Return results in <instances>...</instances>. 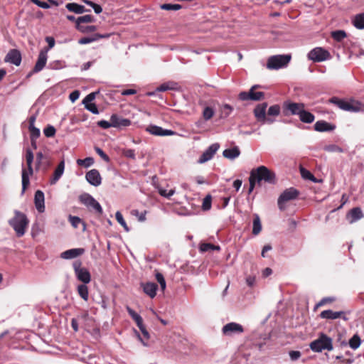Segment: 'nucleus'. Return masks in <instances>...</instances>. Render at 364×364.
Wrapping results in <instances>:
<instances>
[{"label": "nucleus", "instance_id": "f704fd0d", "mask_svg": "<svg viewBox=\"0 0 364 364\" xmlns=\"http://www.w3.org/2000/svg\"><path fill=\"white\" fill-rule=\"evenodd\" d=\"M176 85V82H168L161 84L160 86L156 87V91L157 92H165L170 90H174L175 86Z\"/></svg>", "mask_w": 364, "mask_h": 364}, {"label": "nucleus", "instance_id": "473e14b6", "mask_svg": "<svg viewBox=\"0 0 364 364\" xmlns=\"http://www.w3.org/2000/svg\"><path fill=\"white\" fill-rule=\"evenodd\" d=\"M349 216L351 218L350 222L353 223L362 218L363 214L360 208H354L350 211Z\"/></svg>", "mask_w": 364, "mask_h": 364}, {"label": "nucleus", "instance_id": "dca6fc26", "mask_svg": "<svg viewBox=\"0 0 364 364\" xmlns=\"http://www.w3.org/2000/svg\"><path fill=\"white\" fill-rule=\"evenodd\" d=\"M220 148L218 143L211 144L200 156L198 162L203 164L210 160Z\"/></svg>", "mask_w": 364, "mask_h": 364}, {"label": "nucleus", "instance_id": "2eb2a0df", "mask_svg": "<svg viewBox=\"0 0 364 364\" xmlns=\"http://www.w3.org/2000/svg\"><path fill=\"white\" fill-rule=\"evenodd\" d=\"M47 53H48V49H43L40 51L38 57V60L36 63V65H35L32 72H31L28 75V77H30L32 75V73H38L43 69V68L45 67L46 62H47V58H48Z\"/></svg>", "mask_w": 364, "mask_h": 364}, {"label": "nucleus", "instance_id": "58836bf2", "mask_svg": "<svg viewBox=\"0 0 364 364\" xmlns=\"http://www.w3.org/2000/svg\"><path fill=\"white\" fill-rule=\"evenodd\" d=\"M331 36L335 41L340 42V41H343L347 36V35L344 31L338 30V31H333L331 33Z\"/></svg>", "mask_w": 364, "mask_h": 364}, {"label": "nucleus", "instance_id": "423d86ee", "mask_svg": "<svg viewBox=\"0 0 364 364\" xmlns=\"http://www.w3.org/2000/svg\"><path fill=\"white\" fill-rule=\"evenodd\" d=\"M80 202L85 205L90 211H95L98 215L103 213L101 205L89 193H85L79 196Z\"/></svg>", "mask_w": 364, "mask_h": 364}, {"label": "nucleus", "instance_id": "aec40b11", "mask_svg": "<svg viewBox=\"0 0 364 364\" xmlns=\"http://www.w3.org/2000/svg\"><path fill=\"white\" fill-rule=\"evenodd\" d=\"M320 316L322 318L326 319H336L338 318H342L344 321H348V318L346 316L344 311H333L332 310H325L320 314Z\"/></svg>", "mask_w": 364, "mask_h": 364}, {"label": "nucleus", "instance_id": "0e129e2a", "mask_svg": "<svg viewBox=\"0 0 364 364\" xmlns=\"http://www.w3.org/2000/svg\"><path fill=\"white\" fill-rule=\"evenodd\" d=\"M123 154L124 156H126L127 158H130L132 159H135V151L133 149H124L123 151Z\"/></svg>", "mask_w": 364, "mask_h": 364}, {"label": "nucleus", "instance_id": "a19ab883", "mask_svg": "<svg viewBox=\"0 0 364 364\" xmlns=\"http://www.w3.org/2000/svg\"><path fill=\"white\" fill-rule=\"evenodd\" d=\"M361 341L360 338L358 334H355L350 340H349V346L352 349H357L360 345Z\"/></svg>", "mask_w": 364, "mask_h": 364}, {"label": "nucleus", "instance_id": "603ef678", "mask_svg": "<svg viewBox=\"0 0 364 364\" xmlns=\"http://www.w3.org/2000/svg\"><path fill=\"white\" fill-rule=\"evenodd\" d=\"M334 301H335V299L333 297H324L318 303L316 304V305L315 306V309H316L318 307H321L328 303H332Z\"/></svg>", "mask_w": 364, "mask_h": 364}, {"label": "nucleus", "instance_id": "4be33fe9", "mask_svg": "<svg viewBox=\"0 0 364 364\" xmlns=\"http://www.w3.org/2000/svg\"><path fill=\"white\" fill-rule=\"evenodd\" d=\"M110 120L113 127L122 128L129 127L131 124V121L128 119L119 117L117 114H112Z\"/></svg>", "mask_w": 364, "mask_h": 364}, {"label": "nucleus", "instance_id": "c85d7f7f", "mask_svg": "<svg viewBox=\"0 0 364 364\" xmlns=\"http://www.w3.org/2000/svg\"><path fill=\"white\" fill-rule=\"evenodd\" d=\"M299 117L301 122L307 124L313 122L315 119L314 115L310 112L305 110V108L303 109Z\"/></svg>", "mask_w": 364, "mask_h": 364}, {"label": "nucleus", "instance_id": "4d7b16f0", "mask_svg": "<svg viewBox=\"0 0 364 364\" xmlns=\"http://www.w3.org/2000/svg\"><path fill=\"white\" fill-rule=\"evenodd\" d=\"M110 36H111L110 33H105V34L95 33L92 36H90V37L92 40V42H95L101 38H108L110 37Z\"/></svg>", "mask_w": 364, "mask_h": 364}, {"label": "nucleus", "instance_id": "f03ea898", "mask_svg": "<svg viewBox=\"0 0 364 364\" xmlns=\"http://www.w3.org/2000/svg\"><path fill=\"white\" fill-rule=\"evenodd\" d=\"M28 223L26 215L18 210H14V217L9 220V224L14 228L18 237H22L25 234Z\"/></svg>", "mask_w": 364, "mask_h": 364}, {"label": "nucleus", "instance_id": "cd10ccee", "mask_svg": "<svg viewBox=\"0 0 364 364\" xmlns=\"http://www.w3.org/2000/svg\"><path fill=\"white\" fill-rule=\"evenodd\" d=\"M65 169V161L64 160L61 161L57 168H55L54 173H53V178L50 181L51 184H55L62 176L63 174Z\"/></svg>", "mask_w": 364, "mask_h": 364}, {"label": "nucleus", "instance_id": "0eeeda50", "mask_svg": "<svg viewBox=\"0 0 364 364\" xmlns=\"http://www.w3.org/2000/svg\"><path fill=\"white\" fill-rule=\"evenodd\" d=\"M311 349L314 352H321L323 350L333 349L332 341L327 336L322 334L318 339L310 344Z\"/></svg>", "mask_w": 364, "mask_h": 364}, {"label": "nucleus", "instance_id": "a211bd4d", "mask_svg": "<svg viewBox=\"0 0 364 364\" xmlns=\"http://www.w3.org/2000/svg\"><path fill=\"white\" fill-rule=\"evenodd\" d=\"M21 59L22 58L20 51L17 49H11L6 54L4 60L18 66L21 63Z\"/></svg>", "mask_w": 364, "mask_h": 364}, {"label": "nucleus", "instance_id": "bf43d9fd", "mask_svg": "<svg viewBox=\"0 0 364 364\" xmlns=\"http://www.w3.org/2000/svg\"><path fill=\"white\" fill-rule=\"evenodd\" d=\"M289 355L291 360L296 361L298 359H299V358L301 355V353L299 350H291V351H289Z\"/></svg>", "mask_w": 364, "mask_h": 364}, {"label": "nucleus", "instance_id": "f8f14e48", "mask_svg": "<svg viewBox=\"0 0 364 364\" xmlns=\"http://www.w3.org/2000/svg\"><path fill=\"white\" fill-rule=\"evenodd\" d=\"M308 58L314 62H322L331 58V55L330 53L321 48L316 47L308 53Z\"/></svg>", "mask_w": 364, "mask_h": 364}, {"label": "nucleus", "instance_id": "a878e982", "mask_svg": "<svg viewBox=\"0 0 364 364\" xmlns=\"http://www.w3.org/2000/svg\"><path fill=\"white\" fill-rule=\"evenodd\" d=\"M65 8L71 12L77 14H81L85 12H88L90 10L86 9L84 6L80 5L77 3H68L65 5Z\"/></svg>", "mask_w": 364, "mask_h": 364}, {"label": "nucleus", "instance_id": "c9c22d12", "mask_svg": "<svg viewBox=\"0 0 364 364\" xmlns=\"http://www.w3.org/2000/svg\"><path fill=\"white\" fill-rule=\"evenodd\" d=\"M95 22V18L91 15H85L80 16L76 19V28L77 26H82V23H92Z\"/></svg>", "mask_w": 364, "mask_h": 364}, {"label": "nucleus", "instance_id": "864d4df0", "mask_svg": "<svg viewBox=\"0 0 364 364\" xmlns=\"http://www.w3.org/2000/svg\"><path fill=\"white\" fill-rule=\"evenodd\" d=\"M159 193L161 196H164L167 198H170L175 193L174 189H171L168 192L166 189L162 188H159Z\"/></svg>", "mask_w": 364, "mask_h": 364}, {"label": "nucleus", "instance_id": "9b49d317", "mask_svg": "<svg viewBox=\"0 0 364 364\" xmlns=\"http://www.w3.org/2000/svg\"><path fill=\"white\" fill-rule=\"evenodd\" d=\"M283 112L285 116L299 115L305 108L304 103H297L291 101H285L282 105Z\"/></svg>", "mask_w": 364, "mask_h": 364}, {"label": "nucleus", "instance_id": "7c9ffc66", "mask_svg": "<svg viewBox=\"0 0 364 364\" xmlns=\"http://www.w3.org/2000/svg\"><path fill=\"white\" fill-rule=\"evenodd\" d=\"M261 230L262 224L259 216L257 214H254L252 234L254 235H257L261 232Z\"/></svg>", "mask_w": 364, "mask_h": 364}, {"label": "nucleus", "instance_id": "393cba45", "mask_svg": "<svg viewBox=\"0 0 364 364\" xmlns=\"http://www.w3.org/2000/svg\"><path fill=\"white\" fill-rule=\"evenodd\" d=\"M141 287L143 288L144 292L149 296L151 298H154L156 294V290L158 289V285L154 282H146L142 283Z\"/></svg>", "mask_w": 364, "mask_h": 364}, {"label": "nucleus", "instance_id": "ea45409f", "mask_svg": "<svg viewBox=\"0 0 364 364\" xmlns=\"http://www.w3.org/2000/svg\"><path fill=\"white\" fill-rule=\"evenodd\" d=\"M199 249L200 252H208L215 250H220V247L219 246H216L210 243H202L200 245Z\"/></svg>", "mask_w": 364, "mask_h": 364}, {"label": "nucleus", "instance_id": "de8ad7c7", "mask_svg": "<svg viewBox=\"0 0 364 364\" xmlns=\"http://www.w3.org/2000/svg\"><path fill=\"white\" fill-rule=\"evenodd\" d=\"M212 197L210 195H207L203 201L202 208L204 210H208L211 208Z\"/></svg>", "mask_w": 364, "mask_h": 364}, {"label": "nucleus", "instance_id": "72a5a7b5", "mask_svg": "<svg viewBox=\"0 0 364 364\" xmlns=\"http://www.w3.org/2000/svg\"><path fill=\"white\" fill-rule=\"evenodd\" d=\"M281 112V107L279 105H274L269 107L267 110V117H277Z\"/></svg>", "mask_w": 364, "mask_h": 364}, {"label": "nucleus", "instance_id": "5701e85b", "mask_svg": "<svg viewBox=\"0 0 364 364\" xmlns=\"http://www.w3.org/2000/svg\"><path fill=\"white\" fill-rule=\"evenodd\" d=\"M336 129V126L334 124H331L324 120L317 121L314 124V129L316 132H331Z\"/></svg>", "mask_w": 364, "mask_h": 364}, {"label": "nucleus", "instance_id": "c03bdc74", "mask_svg": "<svg viewBox=\"0 0 364 364\" xmlns=\"http://www.w3.org/2000/svg\"><path fill=\"white\" fill-rule=\"evenodd\" d=\"M115 218L117 221L124 228L126 232L129 231V228L127 226L122 213L119 211H117L115 214Z\"/></svg>", "mask_w": 364, "mask_h": 364}, {"label": "nucleus", "instance_id": "c756f323", "mask_svg": "<svg viewBox=\"0 0 364 364\" xmlns=\"http://www.w3.org/2000/svg\"><path fill=\"white\" fill-rule=\"evenodd\" d=\"M87 284H82L77 286V293L79 296L85 301L88 300L89 291Z\"/></svg>", "mask_w": 364, "mask_h": 364}, {"label": "nucleus", "instance_id": "69168bd1", "mask_svg": "<svg viewBox=\"0 0 364 364\" xmlns=\"http://www.w3.org/2000/svg\"><path fill=\"white\" fill-rule=\"evenodd\" d=\"M85 108L93 114L99 113L97 107L94 103H90L88 105H86Z\"/></svg>", "mask_w": 364, "mask_h": 364}, {"label": "nucleus", "instance_id": "f257e3e1", "mask_svg": "<svg viewBox=\"0 0 364 364\" xmlns=\"http://www.w3.org/2000/svg\"><path fill=\"white\" fill-rule=\"evenodd\" d=\"M250 176L253 178L258 185L262 181L269 184H275L277 183L276 174L264 166H260L250 172Z\"/></svg>", "mask_w": 364, "mask_h": 364}, {"label": "nucleus", "instance_id": "e433bc0d", "mask_svg": "<svg viewBox=\"0 0 364 364\" xmlns=\"http://www.w3.org/2000/svg\"><path fill=\"white\" fill-rule=\"evenodd\" d=\"M69 221L73 228H77L80 224H82L83 226L82 230H85V224L79 217L70 215Z\"/></svg>", "mask_w": 364, "mask_h": 364}, {"label": "nucleus", "instance_id": "4c0bfd02", "mask_svg": "<svg viewBox=\"0 0 364 364\" xmlns=\"http://www.w3.org/2000/svg\"><path fill=\"white\" fill-rule=\"evenodd\" d=\"M300 173L303 178L309 180L313 182H316L317 180L314 176L304 167H300Z\"/></svg>", "mask_w": 364, "mask_h": 364}, {"label": "nucleus", "instance_id": "680f3d73", "mask_svg": "<svg viewBox=\"0 0 364 364\" xmlns=\"http://www.w3.org/2000/svg\"><path fill=\"white\" fill-rule=\"evenodd\" d=\"M97 125L103 129H108L111 127H112V124L111 120L109 122L105 121V120H101L97 122Z\"/></svg>", "mask_w": 364, "mask_h": 364}, {"label": "nucleus", "instance_id": "3c124183", "mask_svg": "<svg viewBox=\"0 0 364 364\" xmlns=\"http://www.w3.org/2000/svg\"><path fill=\"white\" fill-rule=\"evenodd\" d=\"M156 279L157 282L159 283L161 290L164 291L166 289V281L162 274L157 272L156 274Z\"/></svg>", "mask_w": 364, "mask_h": 364}, {"label": "nucleus", "instance_id": "338daca9", "mask_svg": "<svg viewBox=\"0 0 364 364\" xmlns=\"http://www.w3.org/2000/svg\"><path fill=\"white\" fill-rule=\"evenodd\" d=\"M80 97V92L78 90H75L72 92L69 95V99L71 102H74L76 101Z\"/></svg>", "mask_w": 364, "mask_h": 364}, {"label": "nucleus", "instance_id": "13d9d810", "mask_svg": "<svg viewBox=\"0 0 364 364\" xmlns=\"http://www.w3.org/2000/svg\"><path fill=\"white\" fill-rule=\"evenodd\" d=\"M95 98V92H91L89 95H87L82 100V104L85 105V107H86V105H88L90 103H92V101H93Z\"/></svg>", "mask_w": 364, "mask_h": 364}, {"label": "nucleus", "instance_id": "ddd939ff", "mask_svg": "<svg viewBox=\"0 0 364 364\" xmlns=\"http://www.w3.org/2000/svg\"><path fill=\"white\" fill-rule=\"evenodd\" d=\"M299 192L294 188H289L286 189L278 198V206L280 210L284 209L283 204L289 200H294L297 198Z\"/></svg>", "mask_w": 364, "mask_h": 364}, {"label": "nucleus", "instance_id": "37998d69", "mask_svg": "<svg viewBox=\"0 0 364 364\" xmlns=\"http://www.w3.org/2000/svg\"><path fill=\"white\" fill-rule=\"evenodd\" d=\"M160 8L162 10H166V11H171V10L177 11V10L181 9L182 8V6H181V5L178 4H163L160 5Z\"/></svg>", "mask_w": 364, "mask_h": 364}, {"label": "nucleus", "instance_id": "79ce46f5", "mask_svg": "<svg viewBox=\"0 0 364 364\" xmlns=\"http://www.w3.org/2000/svg\"><path fill=\"white\" fill-rule=\"evenodd\" d=\"M232 110H233V108L230 105H228V104L223 105L220 108L221 117H223V118L228 117L231 114Z\"/></svg>", "mask_w": 364, "mask_h": 364}, {"label": "nucleus", "instance_id": "20e7f679", "mask_svg": "<svg viewBox=\"0 0 364 364\" xmlns=\"http://www.w3.org/2000/svg\"><path fill=\"white\" fill-rule=\"evenodd\" d=\"M33 151L28 149L26 150V164L28 166V171H26L25 168L22 169V193H24L25 190L29 185L30 181H29V176L32 175L33 173V168H32V163L33 161Z\"/></svg>", "mask_w": 364, "mask_h": 364}, {"label": "nucleus", "instance_id": "bb28decb", "mask_svg": "<svg viewBox=\"0 0 364 364\" xmlns=\"http://www.w3.org/2000/svg\"><path fill=\"white\" fill-rule=\"evenodd\" d=\"M240 154V150L238 146H234L231 149H225L223 152V156L228 159L234 160L237 158Z\"/></svg>", "mask_w": 364, "mask_h": 364}, {"label": "nucleus", "instance_id": "6e6552de", "mask_svg": "<svg viewBox=\"0 0 364 364\" xmlns=\"http://www.w3.org/2000/svg\"><path fill=\"white\" fill-rule=\"evenodd\" d=\"M267 103L262 102L258 104L255 108L254 109V115L257 120L262 124H271L275 122V119L272 117H267Z\"/></svg>", "mask_w": 364, "mask_h": 364}, {"label": "nucleus", "instance_id": "412c9836", "mask_svg": "<svg viewBox=\"0 0 364 364\" xmlns=\"http://www.w3.org/2000/svg\"><path fill=\"white\" fill-rule=\"evenodd\" d=\"M84 253V248H73L63 252L60 254V257L63 259H72L82 255Z\"/></svg>", "mask_w": 364, "mask_h": 364}, {"label": "nucleus", "instance_id": "5fc2aeb1", "mask_svg": "<svg viewBox=\"0 0 364 364\" xmlns=\"http://www.w3.org/2000/svg\"><path fill=\"white\" fill-rule=\"evenodd\" d=\"M28 129L31 132V139H37L40 136L41 132L38 128L34 126L32 127H28Z\"/></svg>", "mask_w": 364, "mask_h": 364}, {"label": "nucleus", "instance_id": "49530a36", "mask_svg": "<svg viewBox=\"0 0 364 364\" xmlns=\"http://www.w3.org/2000/svg\"><path fill=\"white\" fill-rule=\"evenodd\" d=\"M214 115V110L210 107H206L203 112V117L205 120L210 119Z\"/></svg>", "mask_w": 364, "mask_h": 364}, {"label": "nucleus", "instance_id": "39448f33", "mask_svg": "<svg viewBox=\"0 0 364 364\" xmlns=\"http://www.w3.org/2000/svg\"><path fill=\"white\" fill-rule=\"evenodd\" d=\"M291 58V55H272L267 60V68L269 70H278L288 65Z\"/></svg>", "mask_w": 364, "mask_h": 364}, {"label": "nucleus", "instance_id": "2f4dec72", "mask_svg": "<svg viewBox=\"0 0 364 364\" xmlns=\"http://www.w3.org/2000/svg\"><path fill=\"white\" fill-rule=\"evenodd\" d=\"M353 26L358 29H364V13L357 14L353 20Z\"/></svg>", "mask_w": 364, "mask_h": 364}, {"label": "nucleus", "instance_id": "774afa93", "mask_svg": "<svg viewBox=\"0 0 364 364\" xmlns=\"http://www.w3.org/2000/svg\"><path fill=\"white\" fill-rule=\"evenodd\" d=\"M132 319L136 322L138 327L143 325V319L139 314H136V316L132 317Z\"/></svg>", "mask_w": 364, "mask_h": 364}, {"label": "nucleus", "instance_id": "09e8293b", "mask_svg": "<svg viewBox=\"0 0 364 364\" xmlns=\"http://www.w3.org/2000/svg\"><path fill=\"white\" fill-rule=\"evenodd\" d=\"M55 132H56V130H55V127L52 125H48L43 129V134H45V136L46 137L54 136L55 134Z\"/></svg>", "mask_w": 364, "mask_h": 364}, {"label": "nucleus", "instance_id": "a18cd8bd", "mask_svg": "<svg viewBox=\"0 0 364 364\" xmlns=\"http://www.w3.org/2000/svg\"><path fill=\"white\" fill-rule=\"evenodd\" d=\"M79 31L82 33H91L97 30L96 26H77L76 28Z\"/></svg>", "mask_w": 364, "mask_h": 364}, {"label": "nucleus", "instance_id": "1a4fd4ad", "mask_svg": "<svg viewBox=\"0 0 364 364\" xmlns=\"http://www.w3.org/2000/svg\"><path fill=\"white\" fill-rule=\"evenodd\" d=\"M260 87L259 85H255L251 87L249 92H241L239 94V99L242 101L252 100L259 101L264 98L263 92H255V90Z\"/></svg>", "mask_w": 364, "mask_h": 364}, {"label": "nucleus", "instance_id": "b1692460", "mask_svg": "<svg viewBox=\"0 0 364 364\" xmlns=\"http://www.w3.org/2000/svg\"><path fill=\"white\" fill-rule=\"evenodd\" d=\"M34 202L37 210L39 213H43L45 210L44 205V193L43 191L38 190L35 193Z\"/></svg>", "mask_w": 364, "mask_h": 364}, {"label": "nucleus", "instance_id": "9d476101", "mask_svg": "<svg viewBox=\"0 0 364 364\" xmlns=\"http://www.w3.org/2000/svg\"><path fill=\"white\" fill-rule=\"evenodd\" d=\"M73 267L75 274L79 281L82 282L83 284L90 282V273L85 267H82V262L80 261H75L73 264Z\"/></svg>", "mask_w": 364, "mask_h": 364}, {"label": "nucleus", "instance_id": "6ab92c4d", "mask_svg": "<svg viewBox=\"0 0 364 364\" xmlns=\"http://www.w3.org/2000/svg\"><path fill=\"white\" fill-rule=\"evenodd\" d=\"M85 178L89 183L94 186H98L102 183L101 176L97 169L89 171L85 175Z\"/></svg>", "mask_w": 364, "mask_h": 364}, {"label": "nucleus", "instance_id": "6e6d98bb", "mask_svg": "<svg viewBox=\"0 0 364 364\" xmlns=\"http://www.w3.org/2000/svg\"><path fill=\"white\" fill-rule=\"evenodd\" d=\"M131 213L132 215L136 216L140 222H144L146 220V212L140 213L137 210H132Z\"/></svg>", "mask_w": 364, "mask_h": 364}, {"label": "nucleus", "instance_id": "8fccbe9b", "mask_svg": "<svg viewBox=\"0 0 364 364\" xmlns=\"http://www.w3.org/2000/svg\"><path fill=\"white\" fill-rule=\"evenodd\" d=\"M94 163V159L92 157H87L85 159H78L77 164L78 165H83L85 167L92 166Z\"/></svg>", "mask_w": 364, "mask_h": 364}, {"label": "nucleus", "instance_id": "e2e57ef3", "mask_svg": "<svg viewBox=\"0 0 364 364\" xmlns=\"http://www.w3.org/2000/svg\"><path fill=\"white\" fill-rule=\"evenodd\" d=\"M32 3L43 9H49L50 5L47 2L41 1L40 0H30Z\"/></svg>", "mask_w": 364, "mask_h": 364}, {"label": "nucleus", "instance_id": "4468645a", "mask_svg": "<svg viewBox=\"0 0 364 364\" xmlns=\"http://www.w3.org/2000/svg\"><path fill=\"white\" fill-rule=\"evenodd\" d=\"M244 328L242 325L231 322L228 323L223 327L222 332L225 336H232L234 334H240L243 333Z\"/></svg>", "mask_w": 364, "mask_h": 364}, {"label": "nucleus", "instance_id": "f3484780", "mask_svg": "<svg viewBox=\"0 0 364 364\" xmlns=\"http://www.w3.org/2000/svg\"><path fill=\"white\" fill-rule=\"evenodd\" d=\"M146 131L155 136H171L174 132L170 129H164L161 127L150 124L146 128Z\"/></svg>", "mask_w": 364, "mask_h": 364}, {"label": "nucleus", "instance_id": "052dcab7", "mask_svg": "<svg viewBox=\"0 0 364 364\" xmlns=\"http://www.w3.org/2000/svg\"><path fill=\"white\" fill-rule=\"evenodd\" d=\"M95 151L100 156V157L105 161H109V156L102 151L100 147H95Z\"/></svg>", "mask_w": 364, "mask_h": 364}, {"label": "nucleus", "instance_id": "7ed1b4c3", "mask_svg": "<svg viewBox=\"0 0 364 364\" xmlns=\"http://www.w3.org/2000/svg\"><path fill=\"white\" fill-rule=\"evenodd\" d=\"M328 102L329 103L335 105L341 109L347 112H358L364 109V105L355 100L347 101L337 97H333L329 99Z\"/></svg>", "mask_w": 364, "mask_h": 364}]
</instances>
